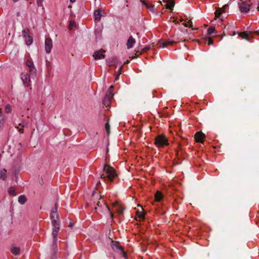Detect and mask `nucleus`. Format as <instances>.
I'll list each match as a JSON object with an SVG mask.
<instances>
[{
  "instance_id": "nucleus-1",
  "label": "nucleus",
  "mask_w": 259,
  "mask_h": 259,
  "mask_svg": "<svg viewBox=\"0 0 259 259\" xmlns=\"http://www.w3.org/2000/svg\"><path fill=\"white\" fill-rule=\"evenodd\" d=\"M103 170L106 173L107 176H105L103 174L101 175L100 178L104 179L105 181L108 180L109 182H112L114 179L117 177V174L115 169L110 166L105 164Z\"/></svg>"
},
{
  "instance_id": "nucleus-2",
  "label": "nucleus",
  "mask_w": 259,
  "mask_h": 259,
  "mask_svg": "<svg viewBox=\"0 0 259 259\" xmlns=\"http://www.w3.org/2000/svg\"><path fill=\"white\" fill-rule=\"evenodd\" d=\"M154 144L158 148H163L168 145V140L164 134L159 135L155 138Z\"/></svg>"
},
{
  "instance_id": "nucleus-3",
  "label": "nucleus",
  "mask_w": 259,
  "mask_h": 259,
  "mask_svg": "<svg viewBox=\"0 0 259 259\" xmlns=\"http://www.w3.org/2000/svg\"><path fill=\"white\" fill-rule=\"evenodd\" d=\"M113 87L111 85L108 90L107 91L105 96L103 100V104L106 107L109 108L110 107V103L113 97L114 94H113Z\"/></svg>"
},
{
  "instance_id": "nucleus-4",
  "label": "nucleus",
  "mask_w": 259,
  "mask_h": 259,
  "mask_svg": "<svg viewBox=\"0 0 259 259\" xmlns=\"http://www.w3.org/2000/svg\"><path fill=\"white\" fill-rule=\"evenodd\" d=\"M248 1L244 2L240 0V2L238 3L240 11L242 13H248L249 11L252 3H250V0Z\"/></svg>"
},
{
  "instance_id": "nucleus-5",
  "label": "nucleus",
  "mask_w": 259,
  "mask_h": 259,
  "mask_svg": "<svg viewBox=\"0 0 259 259\" xmlns=\"http://www.w3.org/2000/svg\"><path fill=\"white\" fill-rule=\"evenodd\" d=\"M111 247L114 251L119 252L122 254L123 257L126 258L127 256L125 252L123 250V248L120 245L119 243L117 241H112L111 242Z\"/></svg>"
},
{
  "instance_id": "nucleus-6",
  "label": "nucleus",
  "mask_w": 259,
  "mask_h": 259,
  "mask_svg": "<svg viewBox=\"0 0 259 259\" xmlns=\"http://www.w3.org/2000/svg\"><path fill=\"white\" fill-rule=\"evenodd\" d=\"M59 220H57L56 219H53L52 223V236L53 238H56V237H57L59 231L60 230V223Z\"/></svg>"
},
{
  "instance_id": "nucleus-7",
  "label": "nucleus",
  "mask_w": 259,
  "mask_h": 259,
  "mask_svg": "<svg viewBox=\"0 0 259 259\" xmlns=\"http://www.w3.org/2000/svg\"><path fill=\"white\" fill-rule=\"evenodd\" d=\"M107 210L110 212V209L108 205L104 202V200L102 199L101 198L100 199L99 201L96 204V206L95 207V209L97 211V210H100V211H102L103 209Z\"/></svg>"
},
{
  "instance_id": "nucleus-8",
  "label": "nucleus",
  "mask_w": 259,
  "mask_h": 259,
  "mask_svg": "<svg viewBox=\"0 0 259 259\" xmlns=\"http://www.w3.org/2000/svg\"><path fill=\"white\" fill-rule=\"evenodd\" d=\"M22 35L27 45H30L32 43L33 38L29 35V30L28 28H26L23 30Z\"/></svg>"
},
{
  "instance_id": "nucleus-9",
  "label": "nucleus",
  "mask_w": 259,
  "mask_h": 259,
  "mask_svg": "<svg viewBox=\"0 0 259 259\" xmlns=\"http://www.w3.org/2000/svg\"><path fill=\"white\" fill-rule=\"evenodd\" d=\"M253 34L259 35V31H250L248 33L246 31L243 32H239L238 33L239 36L243 39H245L247 40H249L251 35L252 37Z\"/></svg>"
},
{
  "instance_id": "nucleus-10",
  "label": "nucleus",
  "mask_w": 259,
  "mask_h": 259,
  "mask_svg": "<svg viewBox=\"0 0 259 259\" xmlns=\"http://www.w3.org/2000/svg\"><path fill=\"white\" fill-rule=\"evenodd\" d=\"M105 53V51L101 49L99 51H95L93 55V57L95 60L104 59L105 57V55H104Z\"/></svg>"
},
{
  "instance_id": "nucleus-11",
  "label": "nucleus",
  "mask_w": 259,
  "mask_h": 259,
  "mask_svg": "<svg viewBox=\"0 0 259 259\" xmlns=\"http://www.w3.org/2000/svg\"><path fill=\"white\" fill-rule=\"evenodd\" d=\"M21 78L26 87L30 85V76L27 73H22L21 75Z\"/></svg>"
},
{
  "instance_id": "nucleus-12",
  "label": "nucleus",
  "mask_w": 259,
  "mask_h": 259,
  "mask_svg": "<svg viewBox=\"0 0 259 259\" xmlns=\"http://www.w3.org/2000/svg\"><path fill=\"white\" fill-rule=\"evenodd\" d=\"M106 63L109 66H116L119 63L118 60L116 57H112L106 60Z\"/></svg>"
},
{
  "instance_id": "nucleus-13",
  "label": "nucleus",
  "mask_w": 259,
  "mask_h": 259,
  "mask_svg": "<svg viewBox=\"0 0 259 259\" xmlns=\"http://www.w3.org/2000/svg\"><path fill=\"white\" fill-rule=\"evenodd\" d=\"M53 47V42L51 38H47L45 40V51L47 54H49Z\"/></svg>"
},
{
  "instance_id": "nucleus-14",
  "label": "nucleus",
  "mask_w": 259,
  "mask_h": 259,
  "mask_svg": "<svg viewBox=\"0 0 259 259\" xmlns=\"http://www.w3.org/2000/svg\"><path fill=\"white\" fill-rule=\"evenodd\" d=\"M175 43H176L175 41H172V40H166L164 41L159 40V41L158 42V43L157 44V46H158V48H163L166 47L168 46L172 45Z\"/></svg>"
},
{
  "instance_id": "nucleus-15",
  "label": "nucleus",
  "mask_w": 259,
  "mask_h": 259,
  "mask_svg": "<svg viewBox=\"0 0 259 259\" xmlns=\"http://www.w3.org/2000/svg\"><path fill=\"white\" fill-rule=\"evenodd\" d=\"M205 135L201 132H197L195 135V139L196 142L203 143Z\"/></svg>"
},
{
  "instance_id": "nucleus-16",
  "label": "nucleus",
  "mask_w": 259,
  "mask_h": 259,
  "mask_svg": "<svg viewBox=\"0 0 259 259\" xmlns=\"http://www.w3.org/2000/svg\"><path fill=\"white\" fill-rule=\"evenodd\" d=\"M228 5H225L222 8H219L215 12V17L216 18H220L223 13L225 12V10L228 7Z\"/></svg>"
},
{
  "instance_id": "nucleus-17",
  "label": "nucleus",
  "mask_w": 259,
  "mask_h": 259,
  "mask_svg": "<svg viewBox=\"0 0 259 259\" xmlns=\"http://www.w3.org/2000/svg\"><path fill=\"white\" fill-rule=\"evenodd\" d=\"M143 5L152 13L157 15V12L153 5L147 2H143Z\"/></svg>"
},
{
  "instance_id": "nucleus-18",
  "label": "nucleus",
  "mask_w": 259,
  "mask_h": 259,
  "mask_svg": "<svg viewBox=\"0 0 259 259\" xmlns=\"http://www.w3.org/2000/svg\"><path fill=\"white\" fill-rule=\"evenodd\" d=\"M163 3H165L166 4L165 7L166 9L169 10H172V8L175 6V2L174 0H162Z\"/></svg>"
},
{
  "instance_id": "nucleus-19",
  "label": "nucleus",
  "mask_w": 259,
  "mask_h": 259,
  "mask_svg": "<svg viewBox=\"0 0 259 259\" xmlns=\"http://www.w3.org/2000/svg\"><path fill=\"white\" fill-rule=\"evenodd\" d=\"M136 43V40L135 38L133 37V36H131L128 38L127 43H126V46L127 48L128 49H131L133 48L134 45Z\"/></svg>"
},
{
  "instance_id": "nucleus-20",
  "label": "nucleus",
  "mask_w": 259,
  "mask_h": 259,
  "mask_svg": "<svg viewBox=\"0 0 259 259\" xmlns=\"http://www.w3.org/2000/svg\"><path fill=\"white\" fill-rule=\"evenodd\" d=\"M10 251L15 255H18L20 253V249L18 247H16L14 244H12L11 248H10Z\"/></svg>"
},
{
  "instance_id": "nucleus-21",
  "label": "nucleus",
  "mask_w": 259,
  "mask_h": 259,
  "mask_svg": "<svg viewBox=\"0 0 259 259\" xmlns=\"http://www.w3.org/2000/svg\"><path fill=\"white\" fill-rule=\"evenodd\" d=\"M95 19L96 20L100 21L101 18V10L100 9L96 10L94 12Z\"/></svg>"
},
{
  "instance_id": "nucleus-22",
  "label": "nucleus",
  "mask_w": 259,
  "mask_h": 259,
  "mask_svg": "<svg viewBox=\"0 0 259 259\" xmlns=\"http://www.w3.org/2000/svg\"><path fill=\"white\" fill-rule=\"evenodd\" d=\"M163 198V195L162 193L157 191L155 194V200L157 202H159Z\"/></svg>"
},
{
  "instance_id": "nucleus-23",
  "label": "nucleus",
  "mask_w": 259,
  "mask_h": 259,
  "mask_svg": "<svg viewBox=\"0 0 259 259\" xmlns=\"http://www.w3.org/2000/svg\"><path fill=\"white\" fill-rule=\"evenodd\" d=\"M26 200H27L26 197V196L24 195H20L18 197V202L21 204H25V203L26 202Z\"/></svg>"
},
{
  "instance_id": "nucleus-24",
  "label": "nucleus",
  "mask_w": 259,
  "mask_h": 259,
  "mask_svg": "<svg viewBox=\"0 0 259 259\" xmlns=\"http://www.w3.org/2000/svg\"><path fill=\"white\" fill-rule=\"evenodd\" d=\"M8 193L10 195L16 196L17 195L16 192V188L14 187H11L10 188Z\"/></svg>"
},
{
  "instance_id": "nucleus-25",
  "label": "nucleus",
  "mask_w": 259,
  "mask_h": 259,
  "mask_svg": "<svg viewBox=\"0 0 259 259\" xmlns=\"http://www.w3.org/2000/svg\"><path fill=\"white\" fill-rule=\"evenodd\" d=\"M7 171L4 169L0 171V179L5 180L7 178Z\"/></svg>"
},
{
  "instance_id": "nucleus-26",
  "label": "nucleus",
  "mask_w": 259,
  "mask_h": 259,
  "mask_svg": "<svg viewBox=\"0 0 259 259\" xmlns=\"http://www.w3.org/2000/svg\"><path fill=\"white\" fill-rule=\"evenodd\" d=\"M51 218L52 221L53 220V219H56L57 220H59V215L58 212H55V211H54V212L51 211Z\"/></svg>"
},
{
  "instance_id": "nucleus-27",
  "label": "nucleus",
  "mask_w": 259,
  "mask_h": 259,
  "mask_svg": "<svg viewBox=\"0 0 259 259\" xmlns=\"http://www.w3.org/2000/svg\"><path fill=\"white\" fill-rule=\"evenodd\" d=\"M146 212H144V211H138L137 212V217L139 218V219H144L145 218V215L146 214Z\"/></svg>"
},
{
  "instance_id": "nucleus-28",
  "label": "nucleus",
  "mask_w": 259,
  "mask_h": 259,
  "mask_svg": "<svg viewBox=\"0 0 259 259\" xmlns=\"http://www.w3.org/2000/svg\"><path fill=\"white\" fill-rule=\"evenodd\" d=\"M29 68V72H30L31 75H32V76L35 75L36 70L34 66L30 67Z\"/></svg>"
},
{
  "instance_id": "nucleus-29",
  "label": "nucleus",
  "mask_w": 259,
  "mask_h": 259,
  "mask_svg": "<svg viewBox=\"0 0 259 259\" xmlns=\"http://www.w3.org/2000/svg\"><path fill=\"white\" fill-rule=\"evenodd\" d=\"M57 237H56V238H53V244L52 245V248L53 249H55L57 247Z\"/></svg>"
},
{
  "instance_id": "nucleus-30",
  "label": "nucleus",
  "mask_w": 259,
  "mask_h": 259,
  "mask_svg": "<svg viewBox=\"0 0 259 259\" xmlns=\"http://www.w3.org/2000/svg\"><path fill=\"white\" fill-rule=\"evenodd\" d=\"M215 32V27L213 26L209 27L207 29V33L209 35Z\"/></svg>"
},
{
  "instance_id": "nucleus-31",
  "label": "nucleus",
  "mask_w": 259,
  "mask_h": 259,
  "mask_svg": "<svg viewBox=\"0 0 259 259\" xmlns=\"http://www.w3.org/2000/svg\"><path fill=\"white\" fill-rule=\"evenodd\" d=\"M108 120H109V119L108 120V121L106 123L105 125V128L106 131L107 132V134L108 135H109L110 133V125H109Z\"/></svg>"
},
{
  "instance_id": "nucleus-32",
  "label": "nucleus",
  "mask_w": 259,
  "mask_h": 259,
  "mask_svg": "<svg viewBox=\"0 0 259 259\" xmlns=\"http://www.w3.org/2000/svg\"><path fill=\"white\" fill-rule=\"evenodd\" d=\"M26 65L28 67H32L33 66H34V64H33V63L32 62V60H28L26 62Z\"/></svg>"
},
{
  "instance_id": "nucleus-33",
  "label": "nucleus",
  "mask_w": 259,
  "mask_h": 259,
  "mask_svg": "<svg viewBox=\"0 0 259 259\" xmlns=\"http://www.w3.org/2000/svg\"><path fill=\"white\" fill-rule=\"evenodd\" d=\"M183 25L185 27L189 26L190 27H192V22L191 20H189V21H188L187 23H184Z\"/></svg>"
},
{
  "instance_id": "nucleus-34",
  "label": "nucleus",
  "mask_w": 259,
  "mask_h": 259,
  "mask_svg": "<svg viewBox=\"0 0 259 259\" xmlns=\"http://www.w3.org/2000/svg\"><path fill=\"white\" fill-rule=\"evenodd\" d=\"M206 41H207L208 45L210 46L213 44V40L211 38L207 37L206 38Z\"/></svg>"
},
{
  "instance_id": "nucleus-35",
  "label": "nucleus",
  "mask_w": 259,
  "mask_h": 259,
  "mask_svg": "<svg viewBox=\"0 0 259 259\" xmlns=\"http://www.w3.org/2000/svg\"><path fill=\"white\" fill-rule=\"evenodd\" d=\"M75 24V22L74 21H71L68 26L69 29L71 30Z\"/></svg>"
},
{
  "instance_id": "nucleus-36",
  "label": "nucleus",
  "mask_w": 259,
  "mask_h": 259,
  "mask_svg": "<svg viewBox=\"0 0 259 259\" xmlns=\"http://www.w3.org/2000/svg\"><path fill=\"white\" fill-rule=\"evenodd\" d=\"M11 111V107L10 105H7L6 107H5V111L7 113H9Z\"/></svg>"
},
{
  "instance_id": "nucleus-37",
  "label": "nucleus",
  "mask_w": 259,
  "mask_h": 259,
  "mask_svg": "<svg viewBox=\"0 0 259 259\" xmlns=\"http://www.w3.org/2000/svg\"><path fill=\"white\" fill-rule=\"evenodd\" d=\"M44 0H36V3L38 7H41L42 6V2Z\"/></svg>"
},
{
  "instance_id": "nucleus-38",
  "label": "nucleus",
  "mask_w": 259,
  "mask_h": 259,
  "mask_svg": "<svg viewBox=\"0 0 259 259\" xmlns=\"http://www.w3.org/2000/svg\"><path fill=\"white\" fill-rule=\"evenodd\" d=\"M151 49V47L150 46H146L144 49L142 50V51L147 52V51Z\"/></svg>"
},
{
  "instance_id": "nucleus-39",
  "label": "nucleus",
  "mask_w": 259,
  "mask_h": 259,
  "mask_svg": "<svg viewBox=\"0 0 259 259\" xmlns=\"http://www.w3.org/2000/svg\"><path fill=\"white\" fill-rule=\"evenodd\" d=\"M52 212L55 211V212H57V203H55L54 207L53 208Z\"/></svg>"
},
{
  "instance_id": "nucleus-40",
  "label": "nucleus",
  "mask_w": 259,
  "mask_h": 259,
  "mask_svg": "<svg viewBox=\"0 0 259 259\" xmlns=\"http://www.w3.org/2000/svg\"><path fill=\"white\" fill-rule=\"evenodd\" d=\"M122 68V65L120 66L119 67L118 70V75H120L121 73V70Z\"/></svg>"
},
{
  "instance_id": "nucleus-41",
  "label": "nucleus",
  "mask_w": 259,
  "mask_h": 259,
  "mask_svg": "<svg viewBox=\"0 0 259 259\" xmlns=\"http://www.w3.org/2000/svg\"><path fill=\"white\" fill-rule=\"evenodd\" d=\"M19 132L20 133H24V130L23 128H19Z\"/></svg>"
},
{
  "instance_id": "nucleus-42",
  "label": "nucleus",
  "mask_w": 259,
  "mask_h": 259,
  "mask_svg": "<svg viewBox=\"0 0 259 259\" xmlns=\"http://www.w3.org/2000/svg\"><path fill=\"white\" fill-rule=\"evenodd\" d=\"M19 125L21 126L22 127H24L25 126V125L23 123H19Z\"/></svg>"
},
{
  "instance_id": "nucleus-43",
  "label": "nucleus",
  "mask_w": 259,
  "mask_h": 259,
  "mask_svg": "<svg viewBox=\"0 0 259 259\" xmlns=\"http://www.w3.org/2000/svg\"><path fill=\"white\" fill-rule=\"evenodd\" d=\"M110 217H111V219H113V214L112 212H110Z\"/></svg>"
},
{
  "instance_id": "nucleus-44",
  "label": "nucleus",
  "mask_w": 259,
  "mask_h": 259,
  "mask_svg": "<svg viewBox=\"0 0 259 259\" xmlns=\"http://www.w3.org/2000/svg\"><path fill=\"white\" fill-rule=\"evenodd\" d=\"M119 76V75H118V74H117L116 76L115 77V80H118Z\"/></svg>"
},
{
  "instance_id": "nucleus-45",
  "label": "nucleus",
  "mask_w": 259,
  "mask_h": 259,
  "mask_svg": "<svg viewBox=\"0 0 259 259\" xmlns=\"http://www.w3.org/2000/svg\"><path fill=\"white\" fill-rule=\"evenodd\" d=\"M257 10L258 11H259V1H258V6H257Z\"/></svg>"
},
{
  "instance_id": "nucleus-46",
  "label": "nucleus",
  "mask_w": 259,
  "mask_h": 259,
  "mask_svg": "<svg viewBox=\"0 0 259 259\" xmlns=\"http://www.w3.org/2000/svg\"><path fill=\"white\" fill-rule=\"evenodd\" d=\"M75 1H76V0H70V2L71 3H74V2H75Z\"/></svg>"
},
{
  "instance_id": "nucleus-47",
  "label": "nucleus",
  "mask_w": 259,
  "mask_h": 259,
  "mask_svg": "<svg viewBox=\"0 0 259 259\" xmlns=\"http://www.w3.org/2000/svg\"><path fill=\"white\" fill-rule=\"evenodd\" d=\"M138 56V55H137L136 54V55H135V56L134 57H133L132 58H133H133H137Z\"/></svg>"
},
{
  "instance_id": "nucleus-48",
  "label": "nucleus",
  "mask_w": 259,
  "mask_h": 259,
  "mask_svg": "<svg viewBox=\"0 0 259 259\" xmlns=\"http://www.w3.org/2000/svg\"><path fill=\"white\" fill-rule=\"evenodd\" d=\"M140 1L143 4V2H145V0H140Z\"/></svg>"
},
{
  "instance_id": "nucleus-49",
  "label": "nucleus",
  "mask_w": 259,
  "mask_h": 259,
  "mask_svg": "<svg viewBox=\"0 0 259 259\" xmlns=\"http://www.w3.org/2000/svg\"><path fill=\"white\" fill-rule=\"evenodd\" d=\"M128 63H129V61L128 60H126V61L125 62H124V64Z\"/></svg>"
},
{
  "instance_id": "nucleus-50",
  "label": "nucleus",
  "mask_w": 259,
  "mask_h": 259,
  "mask_svg": "<svg viewBox=\"0 0 259 259\" xmlns=\"http://www.w3.org/2000/svg\"><path fill=\"white\" fill-rule=\"evenodd\" d=\"M183 20H183V19H182H182H181L180 20V21L181 22H183Z\"/></svg>"
},
{
  "instance_id": "nucleus-51",
  "label": "nucleus",
  "mask_w": 259,
  "mask_h": 259,
  "mask_svg": "<svg viewBox=\"0 0 259 259\" xmlns=\"http://www.w3.org/2000/svg\"><path fill=\"white\" fill-rule=\"evenodd\" d=\"M69 226H70V227H72V226H73V224L70 223Z\"/></svg>"
},
{
  "instance_id": "nucleus-52",
  "label": "nucleus",
  "mask_w": 259,
  "mask_h": 259,
  "mask_svg": "<svg viewBox=\"0 0 259 259\" xmlns=\"http://www.w3.org/2000/svg\"><path fill=\"white\" fill-rule=\"evenodd\" d=\"M98 184H100V181H99V182H98V183H97V185H98Z\"/></svg>"
},
{
  "instance_id": "nucleus-53",
  "label": "nucleus",
  "mask_w": 259,
  "mask_h": 259,
  "mask_svg": "<svg viewBox=\"0 0 259 259\" xmlns=\"http://www.w3.org/2000/svg\"><path fill=\"white\" fill-rule=\"evenodd\" d=\"M178 153H179V152H178V151H177L176 154L178 155Z\"/></svg>"
}]
</instances>
